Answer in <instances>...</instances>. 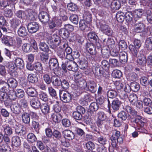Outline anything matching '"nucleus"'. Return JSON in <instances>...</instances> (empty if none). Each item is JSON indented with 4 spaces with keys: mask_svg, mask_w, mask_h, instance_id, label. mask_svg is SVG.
I'll list each match as a JSON object with an SVG mask.
<instances>
[{
    "mask_svg": "<svg viewBox=\"0 0 152 152\" xmlns=\"http://www.w3.org/2000/svg\"><path fill=\"white\" fill-rule=\"evenodd\" d=\"M89 108L91 111H96L98 109L99 105L96 102H92L90 104Z\"/></svg>",
    "mask_w": 152,
    "mask_h": 152,
    "instance_id": "59",
    "label": "nucleus"
},
{
    "mask_svg": "<svg viewBox=\"0 0 152 152\" xmlns=\"http://www.w3.org/2000/svg\"><path fill=\"white\" fill-rule=\"evenodd\" d=\"M61 20H57L55 21H50L48 23L49 27L51 29H53L56 26H61Z\"/></svg>",
    "mask_w": 152,
    "mask_h": 152,
    "instance_id": "19",
    "label": "nucleus"
},
{
    "mask_svg": "<svg viewBox=\"0 0 152 152\" xmlns=\"http://www.w3.org/2000/svg\"><path fill=\"white\" fill-rule=\"evenodd\" d=\"M53 134L54 137L57 140H60L62 137L61 132L56 130L54 131Z\"/></svg>",
    "mask_w": 152,
    "mask_h": 152,
    "instance_id": "61",
    "label": "nucleus"
},
{
    "mask_svg": "<svg viewBox=\"0 0 152 152\" xmlns=\"http://www.w3.org/2000/svg\"><path fill=\"white\" fill-rule=\"evenodd\" d=\"M39 98L44 102H46L48 100V96L45 92H41L39 95Z\"/></svg>",
    "mask_w": 152,
    "mask_h": 152,
    "instance_id": "63",
    "label": "nucleus"
},
{
    "mask_svg": "<svg viewBox=\"0 0 152 152\" xmlns=\"http://www.w3.org/2000/svg\"><path fill=\"white\" fill-rule=\"evenodd\" d=\"M16 15L18 18L21 19H25L26 15V12L22 10L17 11L16 13Z\"/></svg>",
    "mask_w": 152,
    "mask_h": 152,
    "instance_id": "55",
    "label": "nucleus"
},
{
    "mask_svg": "<svg viewBox=\"0 0 152 152\" xmlns=\"http://www.w3.org/2000/svg\"><path fill=\"white\" fill-rule=\"evenodd\" d=\"M59 33L60 35L64 38H67L69 36V32L64 27L60 29Z\"/></svg>",
    "mask_w": 152,
    "mask_h": 152,
    "instance_id": "41",
    "label": "nucleus"
},
{
    "mask_svg": "<svg viewBox=\"0 0 152 152\" xmlns=\"http://www.w3.org/2000/svg\"><path fill=\"white\" fill-rule=\"evenodd\" d=\"M10 148L6 144H1L0 145V152H10Z\"/></svg>",
    "mask_w": 152,
    "mask_h": 152,
    "instance_id": "51",
    "label": "nucleus"
},
{
    "mask_svg": "<svg viewBox=\"0 0 152 152\" xmlns=\"http://www.w3.org/2000/svg\"><path fill=\"white\" fill-rule=\"evenodd\" d=\"M30 103L31 106L35 109L39 108L40 105L39 101L37 99L34 98L31 99Z\"/></svg>",
    "mask_w": 152,
    "mask_h": 152,
    "instance_id": "20",
    "label": "nucleus"
},
{
    "mask_svg": "<svg viewBox=\"0 0 152 152\" xmlns=\"http://www.w3.org/2000/svg\"><path fill=\"white\" fill-rule=\"evenodd\" d=\"M17 33L20 37H24L27 35L28 32L26 28L23 26H21L18 29Z\"/></svg>",
    "mask_w": 152,
    "mask_h": 152,
    "instance_id": "22",
    "label": "nucleus"
},
{
    "mask_svg": "<svg viewBox=\"0 0 152 152\" xmlns=\"http://www.w3.org/2000/svg\"><path fill=\"white\" fill-rule=\"evenodd\" d=\"M59 96L61 100L64 102L69 103L72 101V96L67 91L60 90Z\"/></svg>",
    "mask_w": 152,
    "mask_h": 152,
    "instance_id": "4",
    "label": "nucleus"
},
{
    "mask_svg": "<svg viewBox=\"0 0 152 152\" xmlns=\"http://www.w3.org/2000/svg\"><path fill=\"white\" fill-rule=\"evenodd\" d=\"M79 64V67L81 69H85L87 66V62L86 61L82 59L78 61Z\"/></svg>",
    "mask_w": 152,
    "mask_h": 152,
    "instance_id": "52",
    "label": "nucleus"
},
{
    "mask_svg": "<svg viewBox=\"0 0 152 152\" xmlns=\"http://www.w3.org/2000/svg\"><path fill=\"white\" fill-rule=\"evenodd\" d=\"M143 12L142 9L135 10L133 12L134 19L136 22L142 17Z\"/></svg>",
    "mask_w": 152,
    "mask_h": 152,
    "instance_id": "16",
    "label": "nucleus"
},
{
    "mask_svg": "<svg viewBox=\"0 0 152 152\" xmlns=\"http://www.w3.org/2000/svg\"><path fill=\"white\" fill-rule=\"evenodd\" d=\"M87 84L86 91H89L92 93H94L97 90L96 84L93 81H89Z\"/></svg>",
    "mask_w": 152,
    "mask_h": 152,
    "instance_id": "10",
    "label": "nucleus"
},
{
    "mask_svg": "<svg viewBox=\"0 0 152 152\" xmlns=\"http://www.w3.org/2000/svg\"><path fill=\"white\" fill-rule=\"evenodd\" d=\"M121 104V102L118 99H115L112 102V107L115 111L119 110Z\"/></svg>",
    "mask_w": 152,
    "mask_h": 152,
    "instance_id": "21",
    "label": "nucleus"
},
{
    "mask_svg": "<svg viewBox=\"0 0 152 152\" xmlns=\"http://www.w3.org/2000/svg\"><path fill=\"white\" fill-rule=\"evenodd\" d=\"M17 68L15 64L11 62L8 66V72L12 76H15L17 75L16 71Z\"/></svg>",
    "mask_w": 152,
    "mask_h": 152,
    "instance_id": "13",
    "label": "nucleus"
},
{
    "mask_svg": "<svg viewBox=\"0 0 152 152\" xmlns=\"http://www.w3.org/2000/svg\"><path fill=\"white\" fill-rule=\"evenodd\" d=\"M146 57L144 56H142L141 57L139 58L137 60L138 64L142 66H145L146 65Z\"/></svg>",
    "mask_w": 152,
    "mask_h": 152,
    "instance_id": "36",
    "label": "nucleus"
},
{
    "mask_svg": "<svg viewBox=\"0 0 152 152\" xmlns=\"http://www.w3.org/2000/svg\"><path fill=\"white\" fill-rule=\"evenodd\" d=\"M131 90L134 92L138 91L140 88V86L139 83L136 82H133L130 84Z\"/></svg>",
    "mask_w": 152,
    "mask_h": 152,
    "instance_id": "33",
    "label": "nucleus"
},
{
    "mask_svg": "<svg viewBox=\"0 0 152 152\" xmlns=\"http://www.w3.org/2000/svg\"><path fill=\"white\" fill-rule=\"evenodd\" d=\"M145 43L147 49L149 50H152V37L147 38Z\"/></svg>",
    "mask_w": 152,
    "mask_h": 152,
    "instance_id": "47",
    "label": "nucleus"
},
{
    "mask_svg": "<svg viewBox=\"0 0 152 152\" xmlns=\"http://www.w3.org/2000/svg\"><path fill=\"white\" fill-rule=\"evenodd\" d=\"M14 61L15 64L17 68L21 69L24 68V62L22 58H17L15 59Z\"/></svg>",
    "mask_w": 152,
    "mask_h": 152,
    "instance_id": "17",
    "label": "nucleus"
},
{
    "mask_svg": "<svg viewBox=\"0 0 152 152\" xmlns=\"http://www.w3.org/2000/svg\"><path fill=\"white\" fill-rule=\"evenodd\" d=\"M76 85L78 89L80 90L84 89L86 90L87 84L85 80L80 79L79 80L76 81Z\"/></svg>",
    "mask_w": 152,
    "mask_h": 152,
    "instance_id": "14",
    "label": "nucleus"
},
{
    "mask_svg": "<svg viewBox=\"0 0 152 152\" xmlns=\"http://www.w3.org/2000/svg\"><path fill=\"white\" fill-rule=\"evenodd\" d=\"M39 48L41 50L45 52L48 51L49 50V47L45 42H41L39 45Z\"/></svg>",
    "mask_w": 152,
    "mask_h": 152,
    "instance_id": "46",
    "label": "nucleus"
},
{
    "mask_svg": "<svg viewBox=\"0 0 152 152\" xmlns=\"http://www.w3.org/2000/svg\"><path fill=\"white\" fill-rule=\"evenodd\" d=\"M4 132L6 135H10L12 133V129L9 126L7 125H3L2 126Z\"/></svg>",
    "mask_w": 152,
    "mask_h": 152,
    "instance_id": "43",
    "label": "nucleus"
},
{
    "mask_svg": "<svg viewBox=\"0 0 152 152\" xmlns=\"http://www.w3.org/2000/svg\"><path fill=\"white\" fill-rule=\"evenodd\" d=\"M83 19L88 22H90L92 20V15L88 10H85L83 15Z\"/></svg>",
    "mask_w": 152,
    "mask_h": 152,
    "instance_id": "24",
    "label": "nucleus"
},
{
    "mask_svg": "<svg viewBox=\"0 0 152 152\" xmlns=\"http://www.w3.org/2000/svg\"><path fill=\"white\" fill-rule=\"evenodd\" d=\"M12 145L15 146H19L20 144V138L17 136L13 137L12 139Z\"/></svg>",
    "mask_w": 152,
    "mask_h": 152,
    "instance_id": "34",
    "label": "nucleus"
},
{
    "mask_svg": "<svg viewBox=\"0 0 152 152\" xmlns=\"http://www.w3.org/2000/svg\"><path fill=\"white\" fill-rule=\"evenodd\" d=\"M127 78L129 81H134L137 79V76L135 73H131L129 74L127 77Z\"/></svg>",
    "mask_w": 152,
    "mask_h": 152,
    "instance_id": "60",
    "label": "nucleus"
},
{
    "mask_svg": "<svg viewBox=\"0 0 152 152\" xmlns=\"http://www.w3.org/2000/svg\"><path fill=\"white\" fill-rule=\"evenodd\" d=\"M49 66L51 69H56L58 66V60L56 58H52L50 59L49 62Z\"/></svg>",
    "mask_w": 152,
    "mask_h": 152,
    "instance_id": "15",
    "label": "nucleus"
},
{
    "mask_svg": "<svg viewBox=\"0 0 152 152\" xmlns=\"http://www.w3.org/2000/svg\"><path fill=\"white\" fill-rule=\"evenodd\" d=\"M121 7V4L118 0H114L111 1L110 8L114 10H118Z\"/></svg>",
    "mask_w": 152,
    "mask_h": 152,
    "instance_id": "23",
    "label": "nucleus"
},
{
    "mask_svg": "<svg viewBox=\"0 0 152 152\" xmlns=\"http://www.w3.org/2000/svg\"><path fill=\"white\" fill-rule=\"evenodd\" d=\"M22 119L23 122L25 124H28L30 121V117L29 114L27 113H24L22 115Z\"/></svg>",
    "mask_w": 152,
    "mask_h": 152,
    "instance_id": "30",
    "label": "nucleus"
},
{
    "mask_svg": "<svg viewBox=\"0 0 152 152\" xmlns=\"http://www.w3.org/2000/svg\"><path fill=\"white\" fill-rule=\"evenodd\" d=\"M42 113L44 115H46L50 113L49 106L46 104H42L40 106Z\"/></svg>",
    "mask_w": 152,
    "mask_h": 152,
    "instance_id": "29",
    "label": "nucleus"
},
{
    "mask_svg": "<svg viewBox=\"0 0 152 152\" xmlns=\"http://www.w3.org/2000/svg\"><path fill=\"white\" fill-rule=\"evenodd\" d=\"M11 110L13 113L15 114H19L21 112V108L18 104L14 105Z\"/></svg>",
    "mask_w": 152,
    "mask_h": 152,
    "instance_id": "45",
    "label": "nucleus"
},
{
    "mask_svg": "<svg viewBox=\"0 0 152 152\" xmlns=\"http://www.w3.org/2000/svg\"><path fill=\"white\" fill-rule=\"evenodd\" d=\"M100 30L103 33L108 36L112 35L113 31L110 28L106 23L102 21L100 23Z\"/></svg>",
    "mask_w": 152,
    "mask_h": 152,
    "instance_id": "6",
    "label": "nucleus"
},
{
    "mask_svg": "<svg viewBox=\"0 0 152 152\" xmlns=\"http://www.w3.org/2000/svg\"><path fill=\"white\" fill-rule=\"evenodd\" d=\"M46 38L47 42L50 45V47L53 49L58 46L60 42V37L56 34H52L47 33Z\"/></svg>",
    "mask_w": 152,
    "mask_h": 152,
    "instance_id": "1",
    "label": "nucleus"
},
{
    "mask_svg": "<svg viewBox=\"0 0 152 152\" xmlns=\"http://www.w3.org/2000/svg\"><path fill=\"white\" fill-rule=\"evenodd\" d=\"M112 75L114 78H120L122 76V73L119 70H115L113 72Z\"/></svg>",
    "mask_w": 152,
    "mask_h": 152,
    "instance_id": "57",
    "label": "nucleus"
},
{
    "mask_svg": "<svg viewBox=\"0 0 152 152\" xmlns=\"http://www.w3.org/2000/svg\"><path fill=\"white\" fill-rule=\"evenodd\" d=\"M119 58L120 62L122 63H124L127 61L128 56L127 53H123L120 55Z\"/></svg>",
    "mask_w": 152,
    "mask_h": 152,
    "instance_id": "56",
    "label": "nucleus"
},
{
    "mask_svg": "<svg viewBox=\"0 0 152 152\" xmlns=\"http://www.w3.org/2000/svg\"><path fill=\"white\" fill-rule=\"evenodd\" d=\"M69 19L71 22L75 24H77L78 22V16L76 15H72L70 17Z\"/></svg>",
    "mask_w": 152,
    "mask_h": 152,
    "instance_id": "58",
    "label": "nucleus"
},
{
    "mask_svg": "<svg viewBox=\"0 0 152 152\" xmlns=\"http://www.w3.org/2000/svg\"><path fill=\"white\" fill-rule=\"evenodd\" d=\"M38 17L39 20L43 23H47L49 20L48 14L46 12L43 11L39 12Z\"/></svg>",
    "mask_w": 152,
    "mask_h": 152,
    "instance_id": "8",
    "label": "nucleus"
},
{
    "mask_svg": "<svg viewBox=\"0 0 152 152\" xmlns=\"http://www.w3.org/2000/svg\"><path fill=\"white\" fill-rule=\"evenodd\" d=\"M98 120L97 124L98 126L103 124V121L106 119V115L104 112L101 111L98 112L97 113Z\"/></svg>",
    "mask_w": 152,
    "mask_h": 152,
    "instance_id": "12",
    "label": "nucleus"
},
{
    "mask_svg": "<svg viewBox=\"0 0 152 152\" xmlns=\"http://www.w3.org/2000/svg\"><path fill=\"white\" fill-rule=\"evenodd\" d=\"M27 78L28 81L32 83H35L37 81V77L36 75L33 74L31 73L29 74Z\"/></svg>",
    "mask_w": 152,
    "mask_h": 152,
    "instance_id": "42",
    "label": "nucleus"
},
{
    "mask_svg": "<svg viewBox=\"0 0 152 152\" xmlns=\"http://www.w3.org/2000/svg\"><path fill=\"white\" fill-rule=\"evenodd\" d=\"M22 50L26 53L30 52L32 50V47L31 44L25 43L22 46Z\"/></svg>",
    "mask_w": 152,
    "mask_h": 152,
    "instance_id": "35",
    "label": "nucleus"
},
{
    "mask_svg": "<svg viewBox=\"0 0 152 152\" xmlns=\"http://www.w3.org/2000/svg\"><path fill=\"white\" fill-rule=\"evenodd\" d=\"M129 116L128 114L123 111H121L118 115V117L119 118L124 121Z\"/></svg>",
    "mask_w": 152,
    "mask_h": 152,
    "instance_id": "44",
    "label": "nucleus"
},
{
    "mask_svg": "<svg viewBox=\"0 0 152 152\" xmlns=\"http://www.w3.org/2000/svg\"><path fill=\"white\" fill-rule=\"evenodd\" d=\"M34 69L37 72L41 73L42 72L43 67L41 63L39 62H35L34 63Z\"/></svg>",
    "mask_w": 152,
    "mask_h": 152,
    "instance_id": "26",
    "label": "nucleus"
},
{
    "mask_svg": "<svg viewBox=\"0 0 152 152\" xmlns=\"http://www.w3.org/2000/svg\"><path fill=\"white\" fill-rule=\"evenodd\" d=\"M62 117V116L61 114L60 113H59L52 115L51 118L54 122L58 123L61 121Z\"/></svg>",
    "mask_w": 152,
    "mask_h": 152,
    "instance_id": "40",
    "label": "nucleus"
},
{
    "mask_svg": "<svg viewBox=\"0 0 152 152\" xmlns=\"http://www.w3.org/2000/svg\"><path fill=\"white\" fill-rule=\"evenodd\" d=\"M86 145V148L88 150H93L95 148V144L91 141L88 142Z\"/></svg>",
    "mask_w": 152,
    "mask_h": 152,
    "instance_id": "62",
    "label": "nucleus"
},
{
    "mask_svg": "<svg viewBox=\"0 0 152 152\" xmlns=\"http://www.w3.org/2000/svg\"><path fill=\"white\" fill-rule=\"evenodd\" d=\"M61 66L64 70L66 68L69 70L73 72H76L78 69L77 63L72 61H66L65 63H62Z\"/></svg>",
    "mask_w": 152,
    "mask_h": 152,
    "instance_id": "2",
    "label": "nucleus"
},
{
    "mask_svg": "<svg viewBox=\"0 0 152 152\" xmlns=\"http://www.w3.org/2000/svg\"><path fill=\"white\" fill-rule=\"evenodd\" d=\"M142 117L140 116H138L135 118H131V121L134 125L136 126L138 129H139L140 127H143L145 124V123L142 120Z\"/></svg>",
    "mask_w": 152,
    "mask_h": 152,
    "instance_id": "7",
    "label": "nucleus"
},
{
    "mask_svg": "<svg viewBox=\"0 0 152 152\" xmlns=\"http://www.w3.org/2000/svg\"><path fill=\"white\" fill-rule=\"evenodd\" d=\"M20 20L16 18L12 19L11 21V24L13 28H16L17 27L21 24Z\"/></svg>",
    "mask_w": 152,
    "mask_h": 152,
    "instance_id": "39",
    "label": "nucleus"
},
{
    "mask_svg": "<svg viewBox=\"0 0 152 152\" xmlns=\"http://www.w3.org/2000/svg\"><path fill=\"white\" fill-rule=\"evenodd\" d=\"M13 128L15 129V133L19 136H23L26 134L25 129L18 123V125H16Z\"/></svg>",
    "mask_w": 152,
    "mask_h": 152,
    "instance_id": "11",
    "label": "nucleus"
},
{
    "mask_svg": "<svg viewBox=\"0 0 152 152\" xmlns=\"http://www.w3.org/2000/svg\"><path fill=\"white\" fill-rule=\"evenodd\" d=\"M124 109L128 113H129L133 115H135L137 114V112L136 111L128 105H126Z\"/></svg>",
    "mask_w": 152,
    "mask_h": 152,
    "instance_id": "50",
    "label": "nucleus"
},
{
    "mask_svg": "<svg viewBox=\"0 0 152 152\" xmlns=\"http://www.w3.org/2000/svg\"><path fill=\"white\" fill-rule=\"evenodd\" d=\"M134 46L133 45L130 44L129 45V48L134 57H137L138 49L141 46V41L140 40L136 39L134 42Z\"/></svg>",
    "mask_w": 152,
    "mask_h": 152,
    "instance_id": "3",
    "label": "nucleus"
},
{
    "mask_svg": "<svg viewBox=\"0 0 152 152\" xmlns=\"http://www.w3.org/2000/svg\"><path fill=\"white\" fill-rule=\"evenodd\" d=\"M89 22H88L84 20H81L79 23V27L81 30L82 31L87 30L88 28V24Z\"/></svg>",
    "mask_w": 152,
    "mask_h": 152,
    "instance_id": "25",
    "label": "nucleus"
},
{
    "mask_svg": "<svg viewBox=\"0 0 152 152\" xmlns=\"http://www.w3.org/2000/svg\"><path fill=\"white\" fill-rule=\"evenodd\" d=\"M129 99L132 105L134 104L135 102H137L138 100L137 95L134 94H131L129 96Z\"/></svg>",
    "mask_w": 152,
    "mask_h": 152,
    "instance_id": "48",
    "label": "nucleus"
},
{
    "mask_svg": "<svg viewBox=\"0 0 152 152\" xmlns=\"http://www.w3.org/2000/svg\"><path fill=\"white\" fill-rule=\"evenodd\" d=\"M62 133L64 139L63 140H61V142L63 145L65 146H66V142L65 141V139H66L69 140H72L75 137V135L74 133L69 130L66 129L63 130Z\"/></svg>",
    "mask_w": 152,
    "mask_h": 152,
    "instance_id": "5",
    "label": "nucleus"
},
{
    "mask_svg": "<svg viewBox=\"0 0 152 152\" xmlns=\"http://www.w3.org/2000/svg\"><path fill=\"white\" fill-rule=\"evenodd\" d=\"M8 86L12 88H15L17 86L18 83L16 80L13 78H10L7 80Z\"/></svg>",
    "mask_w": 152,
    "mask_h": 152,
    "instance_id": "27",
    "label": "nucleus"
},
{
    "mask_svg": "<svg viewBox=\"0 0 152 152\" xmlns=\"http://www.w3.org/2000/svg\"><path fill=\"white\" fill-rule=\"evenodd\" d=\"M68 9L72 11H75L77 9V5L73 3H71L67 5Z\"/></svg>",
    "mask_w": 152,
    "mask_h": 152,
    "instance_id": "64",
    "label": "nucleus"
},
{
    "mask_svg": "<svg viewBox=\"0 0 152 152\" xmlns=\"http://www.w3.org/2000/svg\"><path fill=\"white\" fill-rule=\"evenodd\" d=\"M61 81V80L59 77H53L51 81L53 86H60Z\"/></svg>",
    "mask_w": 152,
    "mask_h": 152,
    "instance_id": "37",
    "label": "nucleus"
},
{
    "mask_svg": "<svg viewBox=\"0 0 152 152\" xmlns=\"http://www.w3.org/2000/svg\"><path fill=\"white\" fill-rule=\"evenodd\" d=\"M39 27L37 23L35 22H30L28 24L27 28L28 32L31 33L36 32L39 29Z\"/></svg>",
    "mask_w": 152,
    "mask_h": 152,
    "instance_id": "9",
    "label": "nucleus"
},
{
    "mask_svg": "<svg viewBox=\"0 0 152 152\" xmlns=\"http://www.w3.org/2000/svg\"><path fill=\"white\" fill-rule=\"evenodd\" d=\"M15 94L18 98H21L24 96L25 93L23 90L20 89H18L15 91Z\"/></svg>",
    "mask_w": 152,
    "mask_h": 152,
    "instance_id": "54",
    "label": "nucleus"
},
{
    "mask_svg": "<svg viewBox=\"0 0 152 152\" xmlns=\"http://www.w3.org/2000/svg\"><path fill=\"white\" fill-rule=\"evenodd\" d=\"M27 140L31 142H34L36 141L37 140L36 137L33 133H29L27 136Z\"/></svg>",
    "mask_w": 152,
    "mask_h": 152,
    "instance_id": "49",
    "label": "nucleus"
},
{
    "mask_svg": "<svg viewBox=\"0 0 152 152\" xmlns=\"http://www.w3.org/2000/svg\"><path fill=\"white\" fill-rule=\"evenodd\" d=\"M125 18L126 22H130L134 19V15L132 12L128 11L126 13Z\"/></svg>",
    "mask_w": 152,
    "mask_h": 152,
    "instance_id": "38",
    "label": "nucleus"
},
{
    "mask_svg": "<svg viewBox=\"0 0 152 152\" xmlns=\"http://www.w3.org/2000/svg\"><path fill=\"white\" fill-rule=\"evenodd\" d=\"M26 93L28 96L31 97L35 96L37 94L36 90L32 87H29L27 88Z\"/></svg>",
    "mask_w": 152,
    "mask_h": 152,
    "instance_id": "28",
    "label": "nucleus"
},
{
    "mask_svg": "<svg viewBox=\"0 0 152 152\" xmlns=\"http://www.w3.org/2000/svg\"><path fill=\"white\" fill-rule=\"evenodd\" d=\"M116 17L117 20L120 22H123L125 18V14L123 12L121 11H118L117 12Z\"/></svg>",
    "mask_w": 152,
    "mask_h": 152,
    "instance_id": "31",
    "label": "nucleus"
},
{
    "mask_svg": "<svg viewBox=\"0 0 152 152\" xmlns=\"http://www.w3.org/2000/svg\"><path fill=\"white\" fill-rule=\"evenodd\" d=\"M117 92L112 89L108 91L107 92V96L108 97L110 98H114L117 96Z\"/></svg>",
    "mask_w": 152,
    "mask_h": 152,
    "instance_id": "53",
    "label": "nucleus"
},
{
    "mask_svg": "<svg viewBox=\"0 0 152 152\" xmlns=\"http://www.w3.org/2000/svg\"><path fill=\"white\" fill-rule=\"evenodd\" d=\"M111 137L110 139L112 141V146H110L109 147V151L110 152H113L114 151V149L117 146V142L115 140V138L114 137Z\"/></svg>",
    "mask_w": 152,
    "mask_h": 152,
    "instance_id": "32",
    "label": "nucleus"
},
{
    "mask_svg": "<svg viewBox=\"0 0 152 152\" xmlns=\"http://www.w3.org/2000/svg\"><path fill=\"white\" fill-rule=\"evenodd\" d=\"M144 25L141 22L136 23L134 27L135 31L137 33H140L143 31L145 28Z\"/></svg>",
    "mask_w": 152,
    "mask_h": 152,
    "instance_id": "18",
    "label": "nucleus"
}]
</instances>
